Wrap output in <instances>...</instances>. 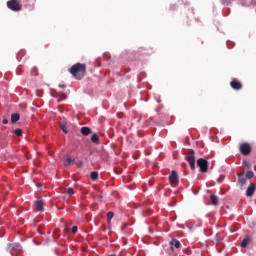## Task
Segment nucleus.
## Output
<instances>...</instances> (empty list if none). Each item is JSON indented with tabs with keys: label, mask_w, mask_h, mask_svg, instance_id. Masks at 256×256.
<instances>
[{
	"label": "nucleus",
	"mask_w": 256,
	"mask_h": 256,
	"mask_svg": "<svg viewBox=\"0 0 256 256\" xmlns=\"http://www.w3.org/2000/svg\"><path fill=\"white\" fill-rule=\"evenodd\" d=\"M71 75L75 77L78 81L85 77V73H87V66L85 64L76 63L69 69Z\"/></svg>",
	"instance_id": "1"
},
{
	"label": "nucleus",
	"mask_w": 256,
	"mask_h": 256,
	"mask_svg": "<svg viewBox=\"0 0 256 256\" xmlns=\"http://www.w3.org/2000/svg\"><path fill=\"white\" fill-rule=\"evenodd\" d=\"M197 165L200 167L201 173H207L209 171V162L206 159L199 158L197 160Z\"/></svg>",
	"instance_id": "2"
},
{
	"label": "nucleus",
	"mask_w": 256,
	"mask_h": 256,
	"mask_svg": "<svg viewBox=\"0 0 256 256\" xmlns=\"http://www.w3.org/2000/svg\"><path fill=\"white\" fill-rule=\"evenodd\" d=\"M186 160L190 165V169L195 170V152L193 150L186 153Z\"/></svg>",
	"instance_id": "3"
},
{
	"label": "nucleus",
	"mask_w": 256,
	"mask_h": 256,
	"mask_svg": "<svg viewBox=\"0 0 256 256\" xmlns=\"http://www.w3.org/2000/svg\"><path fill=\"white\" fill-rule=\"evenodd\" d=\"M170 185L172 187H177L179 185V174H177V171L173 170L169 176Z\"/></svg>",
	"instance_id": "4"
},
{
	"label": "nucleus",
	"mask_w": 256,
	"mask_h": 256,
	"mask_svg": "<svg viewBox=\"0 0 256 256\" xmlns=\"http://www.w3.org/2000/svg\"><path fill=\"white\" fill-rule=\"evenodd\" d=\"M8 9H11V11H21V4H19V1L17 0H10L7 2Z\"/></svg>",
	"instance_id": "5"
},
{
	"label": "nucleus",
	"mask_w": 256,
	"mask_h": 256,
	"mask_svg": "<svg viewBox=\"0 0 256 256\" xmlns=\"http://www.w3.org/2000/svg\"><path fill=\"white\" fill-rule=\"evenodd\" d=\"M240 153L242 155H250L251 154V145L247 142H244L240 145Z\"/></svg>",
	"instance_id": "6"
},
{
	"label": "nucleus",
	"mask_w": 256,
	"mask_h": 256,
	"mask_svg": "<svg viewBox=\"0 0 256 256\" xmlns=\"http://www.w3.org/2000/svg\"><path fill=\"white\" fill-rule=\"evenodd\" d=\"M230 87H232L235 91H241L243 89V84L237 79H233L230 82Z\"/></svg>",
	"instance_id": "7"
},
{
	"label": "nucleus",
	"mask_w": 256,
	"mask_h": 256,
	"mask_svg": "<svg viewBox=\"0 0 256 256\" xmlns=\"http://www.w3.org/2000/svg\"><path fill=\"white\" fill-rule=\"evenodd\" d=\"M256 190L255 183H251L246 190V197H253Z\"/></svg>",
	"instance_id": "8"
},
{
	"label": "nucleus",
	"mask_w": 256,
	"mask_h": 256,
	"mask_svg": "<svg viewBox=\"0 0 256 256\" xmlns=\"http://www.w3.org/2000/svg\"><path fill=\"white\" fill-rule=\"evenodd\" d=\"M52 97H55L59 102H61L64 101V99H67V94L63 92H54L52 93Z\"/></svg>",
	"instance_id": "9"
},
{
	"label": "nucleus",
	"mask_w": 256,
	"mask_h": 256,
	"mask_svg": "<svg viewBox=\"0 0 256 256\" xmlns=\"http://www.w3.org/2000/svg\"><path fill=\"white\" fill-rule=\"evenodd\" d=\"M45 202L43 200H38L35 202L36 211H40V213H43L45 211Z\"/></svg>",
	"instance_id": "10"
},
{
	"label": "nucleus",
	"mask_w": 256,
	"mask_h": 256,
	"mask_svg": "<svg viewBox=\"0 0 256 256\" xmlns=\"http://www.w3.org/2000/svg\"><path fill=\"white\" fill-rule=\"evenodd\" d=\"M171 251L174 249H179L181 247V242L177 239H172L169 243Z\"/></svg>",
	"instance_id": "11"
},
{
	"label": "nucleus",
	"mask_w": 256,
	"mask_h": 256,
	"mask_svg": "<svg viewBox=\"0 0 256 256\" xmlns=\"http://www.w3.org/2000/svg\"><path fill=\"white\" fill-rule=\"evenodd\" d=\"M210 201H211L212 205L217 207L219 205V196H217L215 194H211L210 195Z\"/></svg>",
	"instance_id": "12"
},
{
	"label": "nucleus",
	"mask_w": 256,
	"mask_h": 256,
	"mask_svg": "<svg viewBox=\"0 0 256 256\" xmlns=\"http://www.w3.org/2000/svg\"><path fill=\"white\" fill-rule=\"evenodd\" d=\"M80 132L82 135H84V137H87L88 135H91L92 131L91 128L84 126L80 129Z\"/></svg>",
	"instance_id": "13"
},
{
	"label": "nucleus",
	"mask_w": 256,
	"mask_h": 256,
	"mask_svg": "<svg viewBox=\"0 0 256 256\" xmlns=\"http://www.w3.org/2000/svg\"><path fill=\"white\" fill-rule=\"evenodd\" d=\"M251 241V238L249 236H245L244 239L242 240L240 247L242 249H245V247H247V245H249V242Z\"/></svg>",
	"instance_id": "14"
},
{
	"label": "nucleus",
	"mask_w": 256,
	"mask_h": 256,
	"mask_svg": "<svg viewBox=\"0 0 256 256\" xmlns=\"http://www.w3.org/2000/svg\"><path fill=\"white\" fill-rule=\"evenodd\" d=\"M238 182L240 183V185H245V183H247V178L245 174H240L238 176Z\"/></svg>",
	"instance_id": "15"
},
{
	"label": "nucleus",
	"mask_w": 256,
	"mask_h": 256,
	"mask_svg": "<svg viewBox=\"0 0 256 256\" xmlns=\"http://www.w3.org/2000/svg\"><path fill=\"white\" fill-rule=\"evenodd\" d=\"M20 118H21V116L19 115V113H13L11 115V122L17 123V121H19Z\"/></svg>",
	"instance_id": "16"
},
{
	"label": "nucleus",
	"mask_w": 256,
	"mask_h": 256,
	"mask_svg": "<svg viewBox=\"0 0 256 256\" xmlns=\"http://www.w3.org/2000/svg\"><path fill=\"white\" fill-rule=\"evenodd\" d=\"M90 178L92 181H97L99 179V173L97 171H93L90 173Z\"/></svg>",
	"instance_id": "17"
},
{
	"label": "nucleus",
	"mask_w": 256,
	"mask_h": 256,
	"mask_svg": "<svg viewBox=\"0 0 256 256\" xmlns=\"http://www.w3.org/2000/svg\"><path fill=\"white\" fill-rule=\"evenodd\" d=\"M73 160L71 157H68L64 160V167H69V165H71L73 163Z\"/></svg>",
	"instance_id": "18"
},
{
	"label": "nucleus",
	"mask_w": 256,
	"mask_h": 256,
	"mask_svg": "<svg viewBox=\"0 0 256 256\" xmlns=\"http://www.w3.org/2000/svg\"><path fill=\"white\" fill-rule=\"evenodd\" d=\"M91 142H92V143H99V135L93 134V135L91 136Z\"/></svg>",
	"instance_id": "19"
},
{
	"label": "nucleus",
	"mask_w": 256,
	"mask_h": 256,
	"mask_svg": "<svg viewBox=\"0 0 256 256\" xmlns=\"http://www.w3.org/2000/svg\"><path fill=\"white\" fill-rule=\"evenodd\" d=\"M114 215L115 214L113 212H108L107 213V222H108L109 225H111V219H113Z\"/></svg>",
	"instance_id": "20"
},
{
	"label": "nucleus",
	"mask_w": 256,
	"mask_h": 256,
	"mask_svg": "<svg viewBox=\"0 0 256 256\" xmlns=\"http://www.w3.org/2000/svg\"><path fill=\"white\" fill-rule=\"evenodd\" d=\"M14 135H17V137H21L23 135V130L21 128L15 129L13 131Z\"/></svg>",
	"instance_id": "21"
},
{
	"label": "nucleus",
	"mask_w": 256,
	"mask_h": 256,
	"mask_svg": "<svg viewBox=\"0 0 256 256\" xmlns=\"http://www.w3.org/2000/svg\"><path fill=\"white\" fill-rule=\"evenodd\" d=\"M247 179H253L255 177V173L253 171H248L246 174H244Z\"/></svg>",
	"instance_id": "22"
},
{
	"label": "nucleus",
	"mask_w": 256,
	"mask_h": 256,
	"mask_svg": "<svg viewBox=\"0 0 256 256\" xmlns=\"http://www.w3.org/2000/svg\"><path fill=\"white\" fill-rule=\"evenodd\" d=\"M60 128L64 133H69V130L67 129V126L63 123H60Z\"/></svg>",
	"instance_id": "23"
},
{
	"label": "nucleus",
	"mask_w": 256,
	"mask_h": 256,
	"mask_svg": "<svg viewBox=\"0 0 256 256\" xmlns=\"http://www.w3.org/2000/svg\"><path fill=\"white\" fill-rule=\"evenodd\" d=\"M233 0H221L222 5H231Z\"/></svg>",
	"instance_id": "24"
},
{
	"label": "nucleus",
	"mask_w": 256,
	"mask_h": 256,
	"mask_svg": "<svg viewBox=\"0 0 256 256\" xmlns=\"http://www.w3.org/2000/svg\"><path fill=\"white\" fill-rule=\"evenodd\" d=\"M67 193H68V195H74L75 191H73V188H68Z\"/></svg>",
	"instance_id": "25"
},
{
	"label": "nucleus",
	"mask_w": 256,
	"mask_h": 256,
	"mask_svg": "<svg viewBox=\"0 0 256 256\" xmlns=\"http://www.w3.org/2000/svg\"><path fill=\"white\" fill-rule=\"evenodd\" d=\"M31 75H37V68H33V69H32Z\"/></svg>",
	"instance_id": "26"
},
{
	"label": "nucleus",
	"mask_w": 256,
	"mask_h": 256,
	"mask_svg": "<svg viewBox=\"0 0 256 256\" xmlns=\"http://www.w3.org/2000/svg\"><path fill=\"white\" fill-rule=\"evenodd\" d=\"M77 231H78L77 226H73V227H72V233H74V234H75V233H77Z\"/></svg>",
	"instance_id": "27"
},
{
	"label": "nucleus",
	"mask_w": 256,
	"mask_h": 256,
	"mask_svg": "<svg viewBox=\"0 0 256 256\" xmlns=\"http://www.w3.org/2000/svg\"><path fill=\"white\" fill-rule=\"evenodd\" d=\"M2 123H3V125H7V123H9V120H7V118H4V119L2 120Z\"/></svg>",
	"instance_id": "28"
},
{
	"label": "nucleus",
	"mask_w": 256,
	"mask_h": 256,
	"mask_svg": "<svg viewBox=\"0 0 256 256\" xmlns=\"http://www.w3.org/2000/svg\"><path fill=\"white\" fill-rule=\"evenodd\" d=\"M77 167H83V162L82 161L77 162Z\"/></svg>",
	"instance_id": "29"
},
{
	"label": "nucleus",
	"mask_w": 256,
	"mask_h": 256,
	"mask_svg": "<svg viewBox=\"0 0 256 256\" xmlns=\"http://www.w3.org/2000/svg\"><path fill=\"white\" fill-rule=\"evenodd\" d=\"M59 87L61 88V89H65V85H59Z\"/></svg>",
	"instance_id": "30"
}]
</instances>
